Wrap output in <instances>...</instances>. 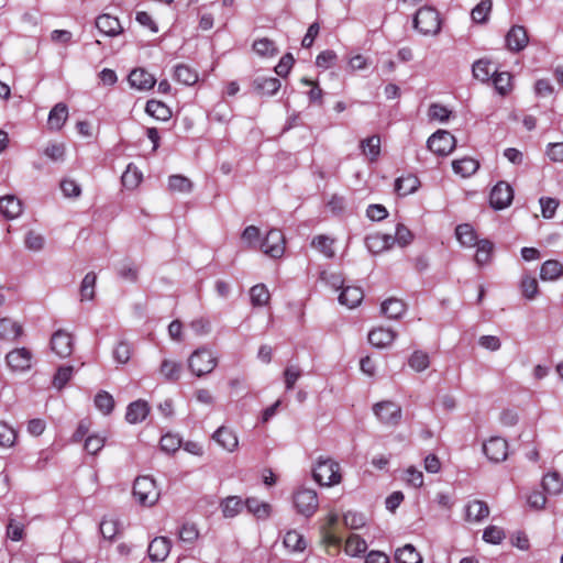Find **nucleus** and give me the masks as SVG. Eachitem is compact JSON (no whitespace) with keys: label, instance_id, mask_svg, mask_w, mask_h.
Wrapping results in <instances>:
<instances>
[{"label":"nucleus","instance_id":"0eeeda50","mask_svg":"<svg viewBox=\"0 0 563 563\" xmlns=\"http://www.w3.org/2000/svg\"><path fill=\"white\" fill-rule=\"evenodd\" d=\"M260 249L272 258H279L285 253V236L282 231L272 229L261 242Z\"/></svg>","mask_w":563,"mask_h":563},{"label":"nucleus","instance_id":"a19ab883","mask_svg":"<svg viewBox=\"0 0 563 563\" xmlns=\"http://www.w3.org/2000/svg\"><path fill=\"white\" fill-rule=\"evenodd\" d=\"M18 431L7 421L0 420V448L11 449L15 445Z\"/></svg>","mask_w":563,"mask_h":563},{"label":"nucleus","instance_id":"680f3d73","mask_svg":"<svg viewBox=\"0 0 563 563\" xmlns=\"http://www.w3.org/2000/svg\"><path fill=\"white\" fill-rule=\"evenodd\" d=\"M95 405L101 412L109 415L114 407V400L109 393L102 390L96 395Z\"/></svg>","mask_w":563,"mask_h":563},{"label":"nucleus","instance_id":"e433bc0d","mask_svg":"<svg viewBox=\"0 0 563 563\" xmlns=\"http://www.w3.org/2000/svg\"><path fill=\"white\" fill-rule=\"evenodd\" d=\"M145 111L148 115L161 121H166L172 117L170 109L158 100H148L145 107Z\"/></svg>","mask_w":563,"mask_h":563},{"label":"nucleus","instance_id":"ddd939ff","mask_svg":"<svg viewBox=\"0 0 563 563\" xmlns=\"http://www.w3.org/2000/svg\"><path fill=\"white\" fill-rule=\"evenodd\" d=\"M514 199V190L505 181H499L490 191V206L496 210L507 208Z\"/></svg>","mask_w":563,"mask_h":563},{"label":"nucleus","instance_id":"5701e85b","mask_svg":"<svg viewBox=\"0 0 563 563\" xmlns=\"http://www.w3.org/2000/svg\"><path fill=\"white\" fill-rule=\"evenodd\" d=\"M150 413V406L145 400L139 399L126 408L125 419L129 423L142 422Z\"/></svg>","mask_w":563,"mask_h":563},{"label":"nucleus","instance_id":"2f4dec72","mask_svg":"<svg viewBox=\"0 0 563 563\" xmlns=\"http://www.w3.org/2000/svg\"><path fill=\"white\" fill-rule=\"evenodd\" d=\"M397 563H422V556L412 544H405L395 551Z\"/></svg>","mask_w":563,"mask_h":563},{"label":"nucleus","instance_id":"a18cd8bd","mask_svg":"<svg viewBox=\"0 0 563 563\" xmlns=\"http://www.w3.org/2000/svg\"><path fill=\"white\" fill-rule=\"evenodd\" d=\"M334 240L328 235H317L311 241V246L322 253L325 257L332 258L335 254L333 250Z\"/></svg>","mask_w":563,"mask_h":563},{"label":"nucleus","instance_id":"c85d7f7f","mask_svg":"<svg viewBox=\"0 0 563 563\" xmlns=\"http://www.w3.org/2000/svg\"><path fill=\"white\" fill-rule=\"evenodd\" d=\"M420 187V180L415 175H406L398 177L395 181V190L399 196H408L413 194Z\"/></svg>","mask_w":563,"mask_h":563},{"label":"nucleus","instance_id":"4468645a","mask_svg":"<svg viewBox=\"0 0 563 563\" xmlns=\"http://www.w3.org/2000/svg\"><path fill=\"white\" fill-rule=\"evenodd\" d=\"M172 549V541L166 537H156L148 544V556L153 562H163Z\"/></svg>","mask_w":563,"mask_h":563},{"label":"nucleus","instance_id":"c03bdc74","mask_svg":"<svg viewBox=\"0 0 563 563\" xmlns=\"http://www.w3.org/2000/svg\"><path fill=\"white\" fill-rule=\"evenodd\" d=\"M475 262L477 265L483 266L490 262L494 245L488 240H481L476 244Z\"/></svg>","mask_w":563,"mask_h":563},{"label":"nucleus","instance_id":"69168bd1","mask_svg":"<svg viewBox=\"0 0 563 563\" xmlns=\"http://www.w3.org/2000/svg\"><path fill=\"white\" fill-rule=\"evenodd\" d=\"M60 190L66 198H78L81 195L79 184L71 178H64L60 181Z\"/></svg>","mask_w":563,"mask_h":563},{"label":"nucleus","instance_id":"4c0bfd02","mask_svg":"<svg viewBox=\"0 0 563 563\" xmlns=\"http://www.w3.org/2000/svg\"><path fill=\"white\" fill-rule=\"evenodd\" d=\"M478 162L471 157H464L453 161L452 167L455 174L462 177H468L478 169Z\"/></svg>","mask_w":563,"mask_h":563},{"label":"nucleus","instance_id":"79ce46f5","mask_svg":"<svg viewBox=\"0 0 563 563\" xmlns=\"http://www.w3.org/2000/svg\"><path fill=\"white\" fill-rule=\"evenodd\" d=\"M174 78L180 84L191 86L197 82L198 74L188 65L179 64L175 67Z\"/></svg>","mask_w":563,"mask_h":563},{"label":"nucleus","instance_id":"b1692460","mask_svg":"<svg viewBox=\"0 0 563 563\" xmlns=\"http://www.w3.org/2000/svg\"><path fill=\"white\" fill-rule=\"evenodd\" d=\"M68 118V108L65 103L55 104L48 113L47 125L49 130L59 131Z\"/></svg>","mask_w":563,"mask_h":563},{"label":"nucleus","instance_id":"13d9d810","mask_svg":"<svg viewBox=\"0 0 563 563\" xmlns=\"http://www.w3.org/2000/svg\"><path fill=\"white\" fill-rule=\"evenodd\" d=\"M260 236V229L255 225H249L243 230L241 234V240L243 241V243L246 244L247 247L255 249L261 244Z\"/></svg>","mask_w":563,"mask_h":563},{"label":"nucleus","instance_id":"338daca9","mask_svg":"<svg viewBox=\"0 0 563 563\" xmlns=\"http://www.w3.org/2000/svg\"><path fill=\"white\" fill-rule=\"evenodd\" d=\"M161 449L166 453H174L181 446V439L172 433H167L161 438Z\"/></svg>","mask_w":563,"mask_h":563},{"label":"nucleus","instance_id":"a878e982","mask_svg":"<svg viewBox=\"0 0 563 563\" xmlns=\"http://www.w3.org/2000/svg\"><path fill=\"white\" fill-rule=\"evenodd\" d=\"M528 41L527 32L522 26H512L506 36L509 49L515 52L523 49L527 46Z\"/></svg>","mask_w":563,"mask_h":563},{"label":"nucleus","instance_id":"c9c22d12","mask_svg":"<svg viewBox=\"0 0 563 563\" xmlns=\"http://www.w3.org/2000/svg\"><path fill=\"white\" fill-rule=\"evenodd\" d=\"M542 487L550 495H559L563 492V478L558 472H550L543 476Z\"/></svg>","mask_w":563,"mask_h":563},{"label":"nucleus","instance_id":"72a5a7b5","mask_svg":"<svg viewBox=\"0 0 563 563\" xmlns=\"http://www.w3.org/2000/svg\"><path fill=\"white\" fill-rule=\"evenodd\" d=\"M244 507L258 519L268 518L272 511V507L268 503L261 501L255 497L247 498L244 501Z\"/></svg>","mask_w":563,"mask_h":563},{"label":"nucleus","instance_id":"39448f33","mask_svg":"<svg viewBox=\"0 0 563 563\" xmlns=\"http://www.w3.org/2000/svg\"><path fill=\"white\" fill-rule=\"evenodd\" d=\"M34 355L27 347H16L5 355V363L12 373H26L33 367Z\"/></svg>","mask_w":563,"mask_h":563},{"label":"nucleus","instance_id":"4d7b16f0","mask_svg":"<svg viewBox=\"0 0 563 563\" xmlns=\"http://www.w3.org/2000/svg\"><path fill=\"white\" fill-rule=\"evenodd\" d=\"M495 89L500 95H506L511 90V75L507 71L495 73L493 76Z\"/></svg>","mask_w":563,"mask_h":563},{"label":"nucleus","instance_id":"2eb2a0df","mask_svg":"<svg viewBox=\"0 0 563 563\" xmlns=\"http://www.w3.org/2000/svg\"><path fill=\"white\" fill-rule=\"evenodd\" d=\"M96 27L100 33L111 37L118 36L123 32V26L121 25L119 19L108 13H103L97 16Z\"/></svg>","mask_w":563,"mask_h":563},{"label":"nucleus","instance_id":"f704fd0d","mask_svg":"<svg viewBox=\"0 0 563 563\" xmlns=\"http://www.w3.org/2000/svg\"><path fill=\"white\" fill-rule=\"evenodd\" d=\"M244 507V503L238 496H229L220 503V508L224 518L238 516Z\"/></svg>","mask_w":563,"mask_h":563},{"label":"nucleus","instance_id":"5fc2aeb1","mask_svg":"<svg viewBox=\"0 0 563 563\" xmlns=\"http://www.w3.org/2000/svg\"><path fill=\"white\" fill-rule=\"evenodd\" d=\"M112 356L119 364H126L132 356V346L126 341H119L113 351Z\"/></svg>","mask_w":563,"mask_h":563},{"label":"nucleus","instance_id":"bf43d9fd","mask_svg":"<svg viewBox=\"0 0 563 563\" xmlns=\"http://www.w3.org/2000/svg\"><path fill=\"white\" fill-rule=\"evenodd\" d=\"M301 369L298 365H288L284 373H283V376H284V383H285V388L287 391H290L294 389L297 380L301 377Z\"/></svg>","mask_w":563,"mask_h":563},{"label":"nucleus","instance_id":"f3484780","mask_svg":"<svg viewBox=\"0 0 563 563\" xmlns=\"http://www.w3.org/2000/svg\"><path fill=\"white\" fill-rule=\"evenodd\" d=\"M24 333L23 327L18 321L3 317L0 318V339L3 341L14 342Z\"/></svg>","mask_w":563,"mask_h":563},{"label":"nucleus","instance_id":"aec40b11","mask_svg":"<svg viewBox=\"0 0 563 563\" xmlns=\"http://www.w3.org/2000/svg\"><path fill=\"white\" fill-rule=\"evenodd\" d=\"M129 82L137 90H150L156 84V78L144 68H135L129 75Z\"/></svg>","mask_w":563,"mask_h":563},{"label":"nucleus","instance_id":"393cba45","mask_svg":"<svg viewBox=\"0 0 563 563\" xmlns=\"http://www.w3.org/2000/svg\"><path fill=\"white\" fill-rule=\"evenodd\" d=\"M363 298L364 292L360 287L346 286L339 296V302L349 309H353L362 302Z\"/></svg>","mask_w":563,"mask_h":563},{"label":"nucleus","instance_id":"603ef678","mask_svg":"<svg viewBox=\"0 0 563 563\" xmlns=\"http://www.w3.org/2000/svg\"><path fill=\"white\" fill-rule=\"evenodd\" d=\"M253 49L263 57H272L277 54V47L275 46V43L267 38H258L253 43Z\"/></svg>","mask_w":563,"mask_h":563},{"label":"nucleus","instance_id":"49530a36","mask_svg":"<svg viewBox=\"0 0 563 563\" xmlns=\"http://www.w3.org/2000/svg\"><path fill=\"white\" fill-rule=\"evenodd\" d=\"M408 365L412 371L421 373L430 366V356L421 350L415 351L408 358Z\"/></svg>","mask_w":563,"mask_h":563},{"label":"nucleus","instance_id":"e2e57ef3","mask_svg":"<svg viewBox=\"0 0 563 563\" xmlns=\"http://www.w3.org/2000/svg\"><path fill=\"white\" fill-rule=\"evenodd\" d=\"M74 373L73 366H60L57 368L56 374L53 378V386L57 389H62L70 380Z\"/></svg>","mask_w":563,"mask_h":563},{"label":"nucleus","instance_id":"c756f323","mask_svg":"<svg viewBox=\"0 0 563 563\" xmlns=\"http://www.w3.org/2000/svg\"><path fill=\"white\" fill-rule=\"evenodd\" d=\"M280 86H282L280 80L277 78H274V77L260 76V77L255 78V80H254L255 90L258 93L265 95V96L275 95L279 90Z\"/></svg>","mask_w":563,"mask_h":563},{"label":"nucleus","instance_id":"37998d69","mask_svg":"<svg viewBox=\"0 0 563 563\" xmlns=\"http://www.w3.org/2000/svg\"><path fill=\"white\" fill-rule=\"evenodd\" d=\"M192 187V181L183 175H172L168 178V190L172 192L189 194Z\"/></svg>","mask_w":563,"mask_h":563},{"label":"nucleus","instance_id":"9b49d317","mask_svg":"<svg viewBox=\"0 0 563 563\" xmlns=\"http://www.w3.org/2000/svg\"><path fill=\"white\" fill-rule=\"evenodd\" d=\"M49 345L56 356L66 358L73 354L74 338L71 333L59 329L52 334Z\"/></svg>","mask_w":563,"mask_h":563},{"label":"nucleus","instance_id":"a211bd4d","mask_svg":"<svg viewBox=\"0 0 563 563\" xmlns=\"http://www.w3.org/2000/svg\"><path fill=\"white\" fill-rule=\"evenodd\" d=\"M158 374L164 380L175 383L181 377L183 364L179 361L165 357L159 364Z\"/></svg>","mask_w":563,"mask_h":563},{"label":"nucleus","instance_id":"6e6d98bb","mask_svg":"<svg viewBox=\"0 0 563 563\" xmlns=\"http://www.w3.org/2000/svg\"><path fill=\"white\" fill-rule=\"evenodd\" d=\"M492 0H482L471 12L472 19L476 23H485L492 11Z\"/></svg>","mask_w":563,"mask_h":563},{"label":"nucleus","instance_id":"ea45409f","mask_svg":"<svg viewBox=\"0 0 563 563\" xmlns=\"http://www.w3.org/2000/svg\"><path fill=\"white\" fill-rule=\"evenodd\" d=\"M473 76L485 82L488 81L496 73V69L493 67V64L486 59H479L473 64Z\"/></svg>","mask_w":563,"mask_h":563},{"label":"nucleus","instance_id":"8fccbe9b","mask_svg":"<svg viewBox=\"0 0 563 563\" xmlns=\"http://www.w3.org/2000/svg\"><path fill=\"white\" fill-rule=\"evenodd\" d=\"M97 276L95 273H88L84 277L80 285V300L81 301H90L95 298V287H96Z\"/></svg>","mask_w":563,"mask_h":563},{"label":"nucleus","instance_id":"1a4fd4ad","mask_svg":"<svg viewBox=\"0 0 563 563\" xmlns=\"http://www.w3.org/2000/svg\"><path fill=\"white\" fill-rule=\"evenodd\" d=\"M373 411L377 419L387 426H397L401 419V408L389 400L375 404Z\"/></svg>","mask_w":563,"mask_h":563},{"label":"nucleus","instance_id":"6e6552de","mask_svg":"<svg viewBox=\"0 0 563 563\" xmlns=\"http://www.w3.org/2000/svg\"><path fill=\"white\" fill-rule=\"evenodd\" d=\"M294 504L299 514L310 517L319 506L317 493L310 488H300L294 495Z\"/></svg>","mask_w":563,"mask_h":563},{"label":"nucleus","instance_id":"473e14b6","mask_svg":"<svg viewBox=\"0 0 563 563\" xmlns=\"http://www.w3.org/2000/svg\"><path fill=\"white\" fill-rule=\"evenodd\" d=\"M455 235L460 244L464 247H473L478 242L473 227L468 223L457 225Z\"/></svg>","mask_w":563,"mask_h":563},{"label":"nucleus","instance_id":"58836bf2","mask_svg":"<svg viewBox=\"0 0 563 563\" xmlns=\"http://www.w3.org/2000/svg\"><path fill=\"white\" fill-rule=\"evenodd\" d=\"M360 146L363 154L374 162L380 154V137L378 135L368 136L361 141Z\"/></svg>","mask_w":563,"mask_h":563},{"label":"nucleus","instance_id":"0e129e2a","mask_svg":"<svg viewBox=\"0 0 563 563\" xmlns=\"http://www.w3.org/2000/svg\"><path fill=\"white\" fill-rule=\"evenodd\" d=\"M343 522L345 527L357 530L366 525V518L361 512L347 511L343 515Z\"/></svg>","mask_w":563,"mask_h":563},{"label":"nucleus","instance_id":"09e8293b","mask_svg":"<svg viewBox=\"0 0 563 563\" xmlns=\"http://www.w3.org/2000/svg\"><path fill=\"white\" fill-rule=\"evenodd\" d=\"M250 297L254 307H264L268 303L271 295L265 285L258 284L251 288Z\"/></svg>","mask_w":563,"mask_h":563},{"label":"nucleus","instance_id":"423d86ee","mask_svg":"<svg viewBox=\"0 0 563 563\" xmlns=\"http://www.w3.org/2000/svg\"><path fill=\"white\" fill-rule=\"evenodd\" d=\"M212 441L224 452L234 453L239 450V435L236 431L229 426H220L211 435Z\"/></svg>","mask_w":563,"mask_h":563},{"label":"nucleus","instance_id":"de8ad7c7","mask_svg":"<svg viewBox=\"0 0 563 563\" xmlns=\"http://www.w3.org/2000/svg\"><path fill=\"white\" fill-rule=\"evenodd\" d=\"M142 177H143V175L139 170V168L133 164H129L125 172L123 173V175L121 177V180L125 188L134 189L142 181Z\"/></svg>","mask_w":563,"mask_h":563},{"label":"nucleus","instance_id":"7ed1b4c3","mask_svg":"<svg viewBox=\"0 0 563 563\" xmlns=\"http://www.w3.org/2000/svg\"><path fill=\"white\" fill-rule=\"evenodd\" d=\"M313 478L321 486H334L341 482L340 465L330 457L320 456L313 468Z\"/></svg>","mask_w":563,"mask_h":563},{"label":"nucleus","instance_id":"f257e3e1","mask_svg":"<svg viewBox=\"0 0 563 563\" xmlns=\"http://www.w3.org/2000/svg\"><path fill=\"white\" fill-rule=\"evenodd\" d=\"M187 363L192 375L202 377L213 372L218 365V357L211 349L200 346L189 355Z\"/></svg>","mask_w":563,"mask_h":563},{"label":"nucleus","instance_id":"f8f14e48","mask_svg":"<svg viewBox=\"0 0 563 563\" xmlns=\"http://www.w3.org/2000/svg\"><path fill=\"white\" fill-rule=\"evenodd\" d=\"M483 453L494 463H500L508 456V442L500 437H492L483 444Z\"/></svg>","mask_w":563,"mask_h":563},{"label":"nucleus","instance_id":"412c9836","mask_svg":"<svg viewBox=\"0 0 563 563\" xmlns=\"http://www.w3.org/2000/svg\"><path fill=\"white\" fill-rule=\"evenodd\" d=\"M489 516V507L485 501L472 500L465 506V520L481 522Z\"/></svg>","mask_w":563,"mask_h":563},{"label":"nucleus","instance_id":"052dcab7","mask_svg":"<svg viewBox=\"0 0 563 563\" xmlns=\"http://www.w3.org/2000/svg\"><path fill=\"white\" fill-rule=\"evenodd\" d=\"M284 544L291 551H302L306 548L302 536L297 531H288L284 537Z\"/></svg>","mask_w":563,"mask_h":563},{"label":"nucleus","instance_id":"3c124183","mask_svg":"<svg viewBox=\"0 0 563 563\" xmlns=\"http://www.w3.org/2000/svg\"><path fill=\"white\" fill-rule=\"evenodd\" d=\"M121 531V525L118 519L104 518L100 523V532L107 540H113Z\"/></svg>","mask_w":563,"mask_h":563},{"label":"nucleus","instance_id":"774afa93","mask_svg":"<svg viewBox=\"0 0 563 563\" xmlns=\"http://www.w3.org/2000/svg\"><path fill=\"white\" fill-rule=\"evenodd\" d=\"M106 443V435L101 434H91L88 435L85 441V450L89 454H97L101 449L104 446Z\"/></svg>","mask_w":563,"mask_h":563},{"label":"nucleus","instance_id":"f03ea898","mask_svg":"<svg viewBox=\"0 0 563 563\" xmlns=\"http://www.w3.org/2000/svg\"><path fill=\"white\" fill-rule=\"evenodd\" d=\"M413 29L423 36H435L441 31L439 12L430 7H421L413 16Z\"/></svg>","mask_w":563,"mask_h":563},{"label":"nucleus","instance_id":"bb28decb","mask_svg":"<svg viewBox=\"0 0 563 563\" xmlns=\"http://www.w3.org/2000/svg\"><path fill=\"white\" fill-rule=\"evenodd\" d=\"M563 276V264L555 260L545 261L540 268V278L544 282H554Z\"/></svg>","mask_w":563,"mask_h":563},{"label":"nucleus","instance_id":"dca6fc26","mask_svg":"<svg viewBox=\"0 0 563 563\" xmlns=\"http://www.w3.org/2000/svg\"><path fill=\"white\" fill-rule=\"evenodd\" d=\"M396 332L390 328L377 327L368 333V342L377 349L389 346L396 339Z\"/></svg>","mask_w":563,"mask_h":563},{"label":"nucleus","instance_id":"6ab92c4d","mask_svg":"<svg viewBox=\"0 0 563 563\" xmlns=\"http://www.w3.org/2000/svg\"><path fill=\"white\" fill-rule=\"evenodd\" d=\"M365 244L372 254H379L389 250L395 244V240L391 234L374 233L366 236Z\"/></svg>","mask_w":563,"mask_h":563},{"label":"nucleus","instance_id":"9d476101","mask_svg":"<svg viewBox=\"0 0 563 563\" xmlns=\"http://www.w3.org/2000/svg\"><path fill=\"white\" fill-rule=\"evenodd\" d=\"M455 147V137L445 130H439L428 139V148L438 155H449Z\"/></svg>","mask_w":563,"mask_h":563},{"label":"nucleus","instance_id":"4be33fe9","mask_svg":"<svg viewBox=\"0 0 563 563\" xmlns=\"http://www.w3.org/2000/svg\"><path fill=\"white\" fill-rule=\"evenodd\" d=\"M22 211V202L16 196L8 195L0 198V212L7 219H15Z\"/></svg>","mask_w":563,"mask_h":563},{"label":"nucleus","instance_id":"20e7f679","mask_svg":"<svg viewBox=\"0 0 563 563\" xmlns=\"http://www.w3.org/2000/svg\"><path fill=\"white\" fill-rule=\"evenodd\" d=\"M133 495L143 506H153L159 498L156 483L150 476H140L135 479Z\"/></svg>","mask_w":563,"mask_h":563},{"label":"nucleus","instance_id":"864d4df0","mask_svg":"<svg viewBox=\"0 0 563 563\" xmlns=\"http://www.w3.org/2000/svg\"><path fill=\"white\" fill-rule=\"evenodd\" d=\"M520 289L526 299L533 300L539 294L538 280L532 276L526 275L521 279Z\"/></svg>","mask_w":563,"mask_h":563},{"label":"nucleus","instance_id":"7c9ffc66","mask_svg":"<svg viewBox=\"0 0 563 563\" xmlns=\"http://www.w3.org/2000/svg\"><path fill=\"white\" fill-rule=\"evenodd\" d=\"M367 550V542L358 534L352 533L347 537L344 552L349 556H360Z\"/></svg>","mask_w":563,"mask_h":563},{"label":"nucleus","instance_id":"cd10ccee","mask_svg":"<svg viewBox=\"0 0 563 563\" xmlns=\"http://www.w3.org/2000/svg\"><path fill=\"white\" fill-rule=\"evenodd\" d=\"M406 311V305L402 300L389 298L382 302L380 312L388 319H399Z\"/></svg>","mask_w":563,"mask_h":563}]
</instances>
